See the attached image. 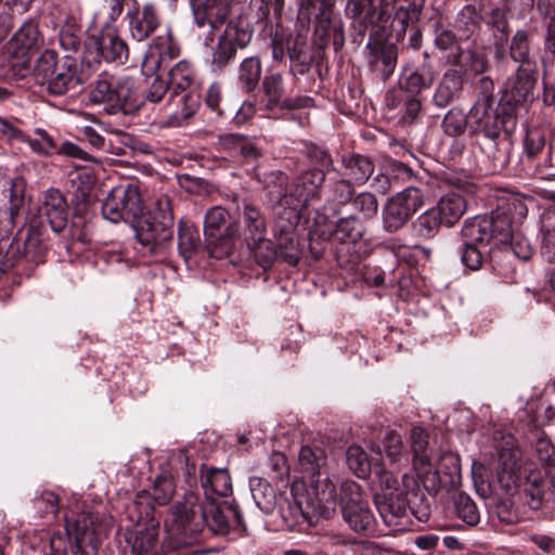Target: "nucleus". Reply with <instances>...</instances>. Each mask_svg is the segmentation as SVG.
<instances>
[{"label": "nucleus", "mask_w": 555, "mask_h": 555, "mask_svg": "<svg viewBox=\"0 0 555 555\" xmlns=\"http://www.w3.org/2000/svg\"><path fill=\"white\" fill-rule=\"evenodd\" d=\"M38 35L37 25L33 21L25 22L11 39L14 53L24 55L30 51L37 44Z\"/></svg>", "instance_id": "obj_42"}, {"label": "nucleus", "mask_w": 555, "mask_h": 555, "mask_svg": "<svg viewBox=\"0 0 555 555\" xmlns=\"http://www.w3.org/2000/svg\"><path fill=\"white\" fill-rule=\"evenodd\" d=\"M80 133L85 137L88 143L98 150H106L104 137L91 126H85L80 129Z\"/></svg>", "instance_id": "obj_60"}, {"label": "nucleus", "mask_w": 555, "mask_h": 555, "mask_svg": "<svg viewBox=\"0 0 555 555\" xmlns=\"http://www.w3.org/2000/svg\"><path fill=\"white\" fill-rule=\"evenodd\" d=\"M371 60L370 63L376 65L378 62L385 66L384 75L388 77L392 74L397 63V48L395 44L377 42L371 47Z\"/></svg>", "instance_id": "obj_45"}, {"label": "nucleus", "mask_w": 555, "mask_h": 555, "mask_svg": "<svg viewBox=\"0 0 555 555\" xmlns=\"http://www.w3.org/2000/svg\"><path fill=\"white\" fill-rule=\"evenodd\" d=\"M261 77V63L256 56L246 57L238 68V82L247 92L253 91Z\"/></svg>", "instance_id": "obj_44"}, {"label": "nucleus", "mask_w": 555, "mask_h": 555, "mask_svg": "<svg viewBox=\"0 0 555 555\" xmlns=\"http://www.w3.org/2000/svg\"><path fill=\"white\" fill-rule=\"evenodd\" d=\"M130 1L132 2V8L128 9L126 13L129 34L132 39L139 42L144 41L159 26V16L152 3H145L140 8L137 0Z\"/></svg>", "instance_id": "obj_21"}, {"label": "nucleus", "mask_w": 555, "mask_h": 555, "mask_svg": "<svg viewBox=\"0 0 555 555\" xmlns=\"http://www.w3.org/2000/svg\"><path fill=\"white\" fill-rule=\"evenodd\" d=\"M324 462L323 452L310 447H302L298 455V463L304 478L310 482L317 502L325 508H334L338 504V490L328 477H321L320 468Z\"/></svg>", "instance_id": "obj_9"}, {"label": "nucleus", "mask_w": 555, "mask_h": 555, "mask_svg": "<svg viewBox=\"0 0 555 555\" xmlns=\"http://www.w3.org/2000/svg\"><path fill=\"white\" fill-rule=\"evenodd\" d=\"M127 57L128 47L112 26L89 35L85 41L82 62L89 66L100 63L101 60L121 63Z\"/></svg>", "instance_id": "obj_12"}, {"label": "nucleus", "mask_w": 555, "mask_h": 555, "mask_svg": "<svg viewBox=\"0 0 555 555\" xmlns=\"http://www.w3.org/2000/svg\"><path fill=\"white\" fill-rule=\"evenodd\" d=\"M175 482L170 473L164 472L154 480L152 498L158 505L167 504L173 496Z\"/></svg>", "instance_id": "obj_49"}, {"label": "nucleus", "mask_w": 555, "mask_h": 555, "mask_svg": "<svg viewBox=\"0 0 555 555\" xmlns=\"http://www.w3.org/2000/svg\"><path fill=\"white\" fill-rule=\"evenodd\" d=\"M249 489L255 504L264 514L278 512L283 519L294 521L302 515L298 502H292L283 493H278L263 478L250 477Z\"/></svg>", "instance_id": "obj_14"}, {"label": "nucleus", "mask_w": 555, "mask_h": 555, "mask_svg": "<svg viewBox=\"0 0 555 555\" xmlns=\"http://www.w3.org/2000/svg\"><path fill=\"white\" fill-rule=\"evenodd\" d=\"M178 248L180 255L188 259L199 244V235L196 230L190 227L180 229L178 235Z\"/></svg>", "instance_id": "obj_52"}, {"label": "nucleus", "mask_w": 555, "mask_h": 555, "mask_svg": "<svg viewBox=\"0 0 555 555\" xmlns=\"http://www.w3.org/2000/svg\"><path fill=\"white\" fill-rule=\"evenodd\" d=\"M466 207L465 198L456 192L442 195L435 206L447 227L455 224L464 215Z\"/></svg>", "instance_id": "obj_34"}, {"label": "nucleus", "mask_w": 555, "mask_h": 555, "mask_svg": "<svg viewBox=\"0 0 555 555\" xmlns=\"http://www.w3.org/2000/svg\"><path fill=\"white\" fill-rule=\"evenodd\" d=\"M487 24L493 28L495 42L503 44L507 40L508 36L505 11L501 8L492 9L487 17Z\"/></svg>", "instance_id": "obj_51"}, {"label": "nucleus", "mask_w": 555, "mask_h": 555, "mask_svg": "<svg viewBox=\"0 0 555 555\" xmlns=\"http://www.w3.org/2000/svg\"><path fill=\"white\" fill-rule=\"evenodd\" d=\"M169 88L170 85L168 81L158 77L155 78L149 89L145 91L143 102L147 101L151 103H159L166 96Z\"/></svg>", "instance_id": "obj_57"}, {"label": "nucleus", "mask_w": 555, "mask_h": 555, "mask_svg": "<svg viewBox=\"0 0 555 555\" xmlns=\"http://www.w3.org/2000/svg\"><path fill=\"white\" fill-rule=\"evenodd\" d=\"M352 208L363 219H372L377 215L378 202L374 194L360 192L351 199Z\"/></svg>", "instance_id": "obj_50"}, {"label": "nucleus", "mask_w": 555, "mask_h": 555, "mask_svg": "<svg viewBox=\"0 0 555 555\" xmlns=\"http://www.w3.org/2000/svg\"><path fill=\"white\" fill-rule=\"evenodd\" d=\"M422 108L421 101L416 98H411L405 101L404 105V118H409L411 121L417 117Z\"/></svg>", "instance_id": "obj_63"}, {"label": "nucleus", "mask_w": 555, "mask_h": 555, "mask_svg": "<svg viewBox=\"0 0 555 555\" xmlns=\"http://www.w3.org/2000/svg\"><path fill=\"white\" fill-rule=\"evenodd\" d=\"M466 119L462 111L451 109L446 114L442 120V128L447 134L457 137L465 131Z\"/></svg>", "instance_id": "obj_53"}, {"label": "nucleus", "mask_w": 555, "mask_h": 555, "mask_svg": "<svg viewBox=\"0 0 555 555\" xmlns=\"http://www.w3.org/2000/svg\"><path fill=\"white\" fill-rule=\"evenodd\" d=\"M363 232V224L354 216L340 218L328 228V234L335 235L341 242L356 243L362 237Z\"/></svg>", "instance_id": "obj_38"}, {"label": "nucleus", "mask_w": 555, "mask_h": 555, "mask_svg": "<svg viewBox=\"0 0 555 555\" xmlns=\"http://www.w3.org/2000/svg\"><path fill=\"white\" fill-rule=\"evenodd\" d=\"M444 224L441 215L436 210L435 207L427 209L417 217L414 222V228L418 235L429 238L435 236L440 227Z\"/></svg>", "instance_id": "obj_46"}, {"label": "nucleus", "mask_w": 555, "mask_h": 555, "mask_svg": "<svg viewBox=\"0 0 555 555\" xmlns=\"http://www.w3.org/2000/svg\"><path fill=\"white\" fill-rule=\"evenodd\" d=\"M344 175L350 182L363 185L373 175L375 166L372 159L361 154H348L341 158Z\"/></svg>", "instance_id": "obj_29"}, {"label": "nucleus", "mask_w": 555, "mask_h": 555, "mask_svg": "<svg viewBox=\"0 0 555 555\" xmlns=\"http://www.w3.org/2000/svg\"><path fill=\"white\" fill-rule=\"evenodd\" d=\"M93 103L104 104L105 111L115 115H129L143 104V96L137 81L129 76H108L103 74L90 92Z\"/></svg>", "instance_id": "obj_5"}, {"label": "nucleus", "mask_w": 555, "mask_h": 555, "mask_svg": "<svg viewBox=\"0 0 555 555\" xmlns=\"http://www.w3.org/2000/svg\"><path fill=\"white\" fill-rule=\"evenodd\" d=\"M360 487L352 481L343 482L338 502L343 503L341 514L350 529L356 532L370 534L375 529V517L369 504L359 496Z\"/></svg>", "instance_id": "obj_13"}, {"label": "nucleus", "mask_w": 555, "mask_h": 555, "mask_svg": "<svg viewBox=\"0 0 555 555\" xmlns=\"http://www.w3.org/2000/svg\"><path fill=\"white\" fill-rule=\"evenodd\" d=\"M412 465L416 478L402 475V486L391 472L379 467L380 491L375 494L376 508L384 522L389 527H399V518L404 516L411 505L412 496L422 485L434 494L440 487H456L461 478L460 457L453 452H442L438 461L429 448L428 433L422 427H413L410 433Z\"/></svg>", "instance_id": "obj_1"}, {"label": "nucleus", "mask_w": 555, "mask_h": 555, "mask_svg": "<svg viewBox=\"0 0 555 555\" xmlns=\"http://www.w3.org/2000/svg\"><path fill=\"white\" fill-rule=\"evenodd\" d=\"M179 54V48L172 41L170 29L165 35L158 36L154 39L153 46L149 53V60L154 63L156 67H160L165 60H171Z\"/></svg>", "instance_id": "obj_41"}, {"label": "nucleus", "mask_w": 555, "mask_h": 555, "mask_svg": "<svg viewBox=\"0 0 555 555\" xmlns=\"http://www.w3.org/2000/svg\"><path fill=\"white\" fill-rule=\"evenodd\" d=\"M482 150L485 151V153L487 154V157L489 158V160L491 163L490 170L492 172L502 171L509 163L507 146H500V144L496 142V147L489 151L485 147V142H483Z\"/></svg>", "instance_id": "obj_54"}, {"label": "nucleus", "mask_w": 555, "mask_h": 555, "mask_svg": "<svg viewBox=\"0 0 555 555\" xmlns=\"http://www.w3.org/2000/svg\"><path fill=\"white\" fill-rule=\"evenodd\" d=\"M235 0H205L197 8L193 5L195 23L202 27L208 24L212 29L222 24L231 13Z\"/></svg>", "instance_id": "obj_25"}, {"label": "nucleus", "mask_w": 555, "mask_h": 555, "mask_svg": "<svg viewBox=\"0 0 555 555\" xmlns=\"http://www.w3.org/2000/svg\"><path fill=\"white\" fill-rule=\"evenodd\" d=\"M35 80L46 87L51 95L61 96L76 89L80 79L77 75L76 61L69 55L59 60L53 50H46L34 67Z\"/></svg>", "instance_id": "obj_8"}, {"label": "nucleus", "mask_w": 555, "mask_h": 555, "mask_svg": "<svg viewBox=\"0 0 555 555\" xmlns=\"http://www.w3.org/2000/svg\"><path fill=\"white\" fill-rule=\"evenodd\" d=\"M545 146L544 137L537 130L528 131L525 139L524 151L528 158L533 159Z\"/></svg>", "instance_id": "obj_56"}, {"label": "nucleus", "mask_w": 555, "mask_h": 555, "mask_svg": "<svg viewBox=\"0 0 555 555\" xmlns=\"http://www.w3.org/2000/svg\"><path fill=\"white\" fill-rule=\"evenodd\" d=\"M159 521L150 516L146 507L145 516H140L137 524L125 532L126 543L133 555H159Z\"/></svg>", "instance_id": "obj_16"}, {"label": "nucleus", "mask_w": 555, "mask_h": 555, "mask_svg": "<svg viewBox=\"0 0 555 555\" xmlns=\"http://www.w3.org/2000/svg\"><path fill=\"white\" fill-rule=\"evenodd\" d=\"M219 144L230 156H242L245 159H255L258 156L257 149L247 138L241 134L228 133L219 138Z\"/></svg>", "instance_id": "obj_39"}, {"label": "nucleus", "mask_w": 555, "mask_h": 555, "mask_svg": "<svg viewBox=\"0 0 555 555\" xmlns=\"http://www.w3.org/2000/svg\"><path fill=\"white\" fill-rule=\"evenodd\" d=\"M169 85L171 89L168 102H172L178 96L179 92H184L188 89L194 90L195 85V72L190 62L182 60L179 61L168 72Z\"/></svg>", "instance_id": "obj_31"}, {"label": "nucleus", "mask_w": 555, "mask_h": 555, "mask_svg": "<svg viewBox=\"0 0 555 555\" xmlns=\"http://www.w3.org/2000/svg\"><path fill=\"white\" fill-rule=\"evenodd\" d=\"M7 184L8 205L0 209V272L10 270L22 256L20 244L9 240L25 208V181L16 177Z\"/></svg>", "instance_id": "obj_7"}, {"label": "nucleus", "mask_w": 555, "mask_h": 555, "mask_svg": "<svg viewBox=\"0 0 555 555\" xmlns=\"http://www.w3.org/2000/svg\"><path fill=\"white\" fill-rule=\"evenodd\" d=\"M262 88L266 99V108L272 111L274 108L295 109L311 106L313 103L310 96H288L283 99L284 87L283 78L280 73H272L264 76Z\"/></svg>", "instance_id": "obj_20"}, {"label": "nucleus", "mask_w": 555, "mask_h": 555, "mask_svg": "<svg viewBox=\"0 0 555 555\" xmlns=\"http://www.w3.org/2000/svg\"><path fill=\"white\" fill-rule=\"evenodd\" d=\"M498 479L507 490L517 487L521 480V465L518 451H502L499 456Z\"/></svg>", "instance_id": "obj_30"}, {"label": "nucleus", "mask_w": 555, "mask_h": 555, "mask_svg": "<svg viewBox=\"0 0 555 555\" xmlns=\"http://www.w3.org/2000/svg\"><path fill=\"white\" fill-rule=\"evenodd\" d=\"M555 491V475L531 472L526 477L525 492L529 498L528 504L532 509H539L543 502L553 500Z\"/></svg>", "instance_id": "obj_24"}, {"label": "nucleus", "mask_w": 555, "mask_h": 555, "mask_svg": "<svg viewBox=\"0 0 555 555\" xmlns=\"http://www.w3.org/2000/svg\"><path fill=\"white\" fill-rule=\"evenodd\" d=\"M240 524V512L228 500L201 503L197 494L189 491L170 508L165 529L171 546L178 548L195 543L204 527L215 534L227 535Z\"/></svg>", "instance_id": "obj_3"}, {"label": "nucleus", "mask_w": 555, "mask_h": 555, "mask_svg": "<svg viewBox=\"0 0 555 555\" xmlns=\"http://www.w3.org/2000/svg\"><path fill=\"white\" fill-rule=\"evenodd\" d=\"M251 39V31L243 21L229 22L212 53V66L224 67L234 57L236 50L246 47Z\"/></svg>", "instance_id": "obj_17"}, {"label": "nucleus", "mask_w": 555, "mask_h": 555, "mask_svg": "<svg viewBox=\"0 0 555 555\" xmlns=\"http://www.w3.org/2000/svg\"><path fill=\"white\" fill-rule=\"evenodd\" d=\"M346 461L350 470L359 478H365L371 472V462L365 451L359 446H350L347 450Z\"/></svg>", "instance_id": "obj_47"}, {"label": "nucleus", "mask_w": 555, "mask_h": 555, "mask_svg": "<svg viewBox=\"0 0 555 555\" xmlns=\"http://www.w3.org/2000/svg\"><path fill=\"white\" fill-rule=\"evenodd\" d=\"M66 520V530L69 534H74L79 544H92L98 540L106 529V526L98 522V517L91 513H81L77 519Z\"/></svg>", "instance_id": "obj_26"}, {"label": "nucleus", "mask_w": 555, "mask_h": 555, "mask_svg": "<svg viewBox=\"0 0 555 555\" xmlns=\"http://www.w3.org/2000/svg\"><path fill=\"white\" fill-rule=\"evenodd\" d=\"M0 133L11 139H18L26 142L34 152L39 154L49 155L56 150L54 140L43 129H36L35 137H26L1 117Z\"/></svg>", "instance_id": "obj_27"}, {"label": "nucleus", "mask_w": 555, "mask_h": 555, "mask_svg": "<svg viewBox=\"0 0 555 555\" xmlns=\"http://www.w3.org/2000/svg\"><path fill=\"white\" fill-rule=\"evenodd\" d=\"M425 194L415 186H406L396 193L382 210L383 228L389 233L402 229L411 217L424 205Z\"/></svg>", "instance_id": "obj_10"}, {"label": "nucleus", "mask_w": 555, "mask_h": 555, "mask_svg": "<svg viewBox=\"0 0 555 555\" xmlns=\"http://www.w3.org/2000/svg\"><path fill=\"white\" fill-rule=\"evenodd\" d=\"M464 67L449 69L444 73L434 94V102L438 107H446L457 98L463 89Z\"/></svg>", "instance_id": "obj_28"}, {"label": "nucleus", "mask_w": 555, "mask_h": 555, "mask_svg": "<svg viewBox=\"0 0 555 555\" xmlns=\"http://www.w3.org/2000/svg\"><path fill=\"white\" fill-rule=\"evenodd\" d=\"M412 176V170L403 163L391 160L388 163L385 171L377 173L372 181V188L380 193L385 194L397 184L399 179L404 180Z\"/></svg>", "instance_id": "obj_33"}, {"label": "nucleus", "mask_w": 555, "mask_h": 555, "mask_svg": "<svg viewBox=\"0 0 555 555\" xmlns=\"http://www.w3.org/2000/svg\"><path fill=\"white\" fill-rule=\"evenodd\" d=\"M509 54L515 62L520 63L519 67L535 66L530 55L529 35L526 30H517L513 36Z\"/></svg>", "instance_id": "obj_43"}, {"label": "nucleus", "mask_w": 555, "mask_h": 555, "mask_svg": "<svg viewBox=\"0 0 555 555\" xmlns=\"http://www.w3.org/2000/svg\"><path fill=\"white\" fill-rule=\"evenodd\" d=\"M228 218V211L217 206L210 208L204 219V233L208 244L221 245L224 251L231 248V238L241 234L237 224L225 225Z\"/></svg>", "instance_id": "obj_19"}, {"label": "nucleus", "mask_w": 555, "mask_h": 555, "mask_svg": "<svg viewBox=\"0 0 555 555\" xmlns=\"http://www.w3.org/2000/svg\"><path fill=\"white\" fill-rule=\"evenodd\" d=\"M201 485L204 501L225 500L232 493V481L228 469L207 465L201 467Z\"/></svg>", "instance_id": "obj_23"}, {"label": "nucleus", "mask_w": 555, "mask_h": 555, "mask_svg": "<svg viewBox=\"0 0 555 555\" xmlns=\"http://www.w3.org/2000/svg\"><path fill=\"white\" fill-rule=\"evenodd\" d=\"M206 104L212 111H219L220 104V88L217 85H211L206 94Z\"/></svg>", "instance_id": "obj_64"}, {"label": "nucleus", "mask_w": 555, "mask_h": 555, "mask_svg": "<svg viewBox=\"0 0 555 555\" xmlns=\"http://www.w3.org/2000/svg\"><path fill=\"white\" fill-rule=\"evenodd\" d=\"M456 516L468 526H476L480 520V513L475 502L466 494L460 493L454 500Z\"/></svg>", "instance_id": "obj_48"}, {"label": "nucleus", "mask_w": 555, "mask_h": 555, "mask_svg": "<svg viewBox=\"0 0 555 555\" xmlns=\"http://www.w3.org/2000/svg\"><path fill=\"white\" fill-rule=\"evenodd\" d=\"M271 176L274 179L267 188L272 201L293 210L307 207L313 199H319L320 188L325 179L324 171L317 168L301 172L289 186H285L287 179L281 171L272 172Z\"/></svg>", "instance_id": "obj_6"}, {"label": "nucleus", "mask_w": 555, "mask_h": 555, "mask_svg": "<svg viewBox=\"0 0 555 555\" xmlns=\"http://www.w3.org/2000/svg\"><path fill=\"white\" fill-rule=\"evenodd\" d=\"M435 80V72L430 65L423 64L415 69H405L400 79L402 90L418 94L428 89Z\"/></svg>", "instance_id": "obj_32"}, {"label": "nucleus", "mask_w": 555, "mask_h": 555, "mask_svg": "<svg viewBox=\"0 0 555 555\" xmlns=\"http://www.w3.org/2000/svg\"><path fill=\"white\" fill-rule=\"evenodd\" d=\"M353 194V184L348 179L341 178L331 183L326 199V208L331 209L334 215L338 214V208L350 203Z\"/></svg>", "instance_id": "obj_40"}, {"label": "nucleus", "mask_w": 555, "mask_h": 555, "mask_svg": "<svg viewBox=\"0 0 555 555\" xmlns=\"http://www.w3.org/2000/svg\"><path fill=\"white\" fill-rule=\"evenodd\" d=\"M59 42L64 51L75 52L80 47L81 38L72 29V27H65L60 31Z\"/></svg>", "instance_id": "obj_59"}, {"label": "nucleus", "mask_w": 555, "mask_h": 555, "mask_svg": "<svg viewBox=\"0 0 555 555\" xmlns=\"http://www.w3.org/2000/svg\"><path fill=\"white\" fill-rule=\"evenodd\" d=\"M55 152L77 159L86 160L89 158V154L87 152H85L77 144L69 141L63 142L59 149L56 147Z\"/></svg>", "instance_id": "obj_61"}, {"label": "nucleus", "mask_w": 555, "mask_h": 555, "mask_svg": "<svg viewBox=\"0 0 555 555\" xmlns=\"http://www.w3.org/2000/svg\"><path fill=\"white\" fill-rule=\"evenodd\" d=\"M468 118L477 125L476 131L483 133L485 147L489 151L495 149L502 122L494 107L493 99L485 96L477 101L472 107Z\"/></svg>", "instance_id": "obj_18"}, {"label": "nucleus", "mask_w": 555, "mask_h": 555, "mask_svg": "<svg viewBox=\"0 0 555 555\" xmlns=\"http://www.w3.org/2000/svg\"><path fill=\"white\" fill-rule=\"evenodd\" d=\"M276 255L280 254L282 257L289 260V262H295L298 259L297 253V240L293 234L281 235L278 238V248Z\"/></svg>", "instance_id": "obj_55"}, {"label": "nucleus", "mask_w": 555, "mask_h": 555, "mask_svg": "<svg viewBox=\"0 0 555 555\" xmlns=\"http://www.w3.org/2000/svg\"><path fill=\"white\" fill-rule=\"evenodd\" d=\"M481 15L474 5L463 7L455 18V29L460 34L461 39L468 41L476 35L481 25Z\"/></svg>", "instance_id": "obj_37"}, {"label": "nucleus", "mask_w": 555, "mask_h": 555, "mask_svg": "<svg viewBox=\"0 0 555 555\" xmlns=\"http://www.w3.org/2000/svg\"><path fill=\"white\" fill-rule=\"evenodd\" d=\"M538 9L543 16L550 17L546 30V44L555 49V8L550 3L539 0Z\"/></svg>", "instance_id": "obj_58"}, {"label": "nucleus", "mask_w": 555, "mask_h": 555, "mask_svg": "<svg viewBox=\"0 0 555 555\" xmlns=\"http://www.w3.org/2000/svg\"><path fill=\"white\" fill-rule=\"evenodd\" d=\"M534 72L535 66L518 67L515 78L508 81L507 92L515 104L525 101L531 94L535 83Z\"/></svg>", "instance_id": "obj_35"}, {"label": "nucleus", "mask_w": 555, "mask_h": 555, "mask_svg": "<svg viewBox=\"0 0 555 555\" xmlns=\"http://www.w3.org/2000/svg\"><path fill=\"white\" fill-rule=\"evenodd\" d=\"M243 237L247 247L255 251L261 266H270L276 258L273 244L266 238L267 227L260 210L251 204L244 203L242 207Z\"/></svg>", "instance_id": "obj_11"}, {"label": "nucleus", "mask_w": 555, "mask_h": 555, "mask_svg": "<svg viewBox=\"0 0 555 555\" xmlns=\"http://www.w3.org/2000/svg\"><path fill=\"white\" fill-rule=\"evenodd\" d=\"M385 456L392 468L406 466L410 461L409 452L403 447L400 435L393 430L385 434L383 439Z\"/></svg>", "instance_id": "obj_36"}, {"label": "nucleus", "mask_w": 555, "mask_h": 555, "mask_svg": "<svg viewBox=\"0 0 555 555\" xmlns=\"http://www.w3.org/2000/svg\"><path fill=\"white\" fill-rule=\"evenodd\" d=\"M158 211L143 215V205L138 188L118 185L111 190L102 204L103 217L117 223L137 222V238L153 255H164L173 237V217L167 198L156 203Z\"/></svg>", "instance_id": "obj_2"}, {"label": "nucleus", "mask_w": 555, "mask_h": 555, "mask_svg": "<svg viewBox=\"0 0 555 555\" xmlns=\"http://www.w3.org/2000/svg\"><path fill=\"white\" fill-rule=\"evenodd\" d=\"M463 40L460 35L456 36L452 30L442 29L437 34L435 43L438 49L449 51V62L455 66L464 67L475 74L485 72L487 67L485 59L473 51L469 46H461Z\"/></svg>", "instance_id": "obj_15"}, {"label": "nucleus", "mask_w": 555, "mask_h": 555, "mask_svg": "<svg viewBox=\"0 0 555 555\" xmlns=\"http://www.w3.org/2000/svg\"><path fill=\"white\" fill-rule=\"evenodd\" d=\"M511 217L502 210L493 211L490 216H477L466 220L462 228L463 245L461 261L470 269L478 270L489 245L500 246L512 240Z\"/></svg>", "instance_id": "obj_4"}, {"label": "nucleus", "mask_w": 555, "mask_h": 555, "mask_svg": "<svg viewBox=\"0 0 555 555\" xmlns=\"http://www.w3.org/2000/svg\"><path fill=\"white\" fill-rule=\"evenodd\" d=\"M39 215L46 218L51 229L60 233L67 225V202L60 190L48 189L39 206Z\"/></svg>", "instance_id": "obj_22"}, {"label": "nucleus", "mask_w": 555, "mask_h": 555, "mask_svg": "<svg viewBox=\"0 0 555 555\" xmlns=\"http://www.w3.org/2000/svg\"><path fill=\"white\" fill-rule=\"evenodd\" d=\"M179 102L183 104V116H191L199 104V95L194 91L190 90L180 96Z\"/></svg>", "instance_id": "obj_62"}]
</instances>
